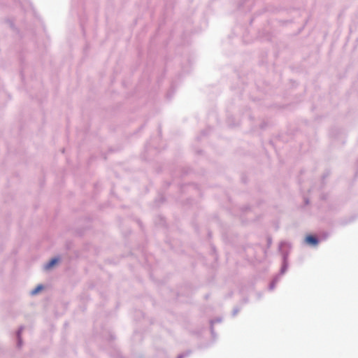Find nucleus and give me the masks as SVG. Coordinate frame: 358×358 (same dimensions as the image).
<instances>
[{
  "mask_svg": "<svg viewBox=\"0 0 358 358\" xmlns=\"http://www.w3.org/2000/svg\"><path fill=\"white\" fill-rule=\"evenodd\" d=\"M59 262V259L54 258L51 259L47 264L45 266V269L48 270L52 268L57 262Z\"/></svg>",
  "mask_w": 358,
  "mask_h": 358,
  "instance_id": "f257e3e1",
  "label": "nucleus"
},
{
  "mask_svg": "<svg viewBox=\"0 0 358 358\" xmlns=\"http://www.w3.org/2000/svg\"><path fill=\"white\" fill-rule=\"evenodd\" d=\"M306 241L307 243H308L310 244H313V245H316L317 243V238L313 236H308L306 238Z\"/></svg>",
  "mask_w": 358,
  "mask_h": 358,
  "instance_id": "f03ea898",
  "label": "nucleus"
},
{
  "mask_svg": "<svg viewBox=\"0 0 358 358\" xmlns=\"http://www.w3.org/2000/svg\"><path fill=\"white\" fill-rule=\"evenodd\" d=\"M43 288V287L42 285H38L34 290H32L31 294H36L38 292H39L41 290H42Z\"/></svg>",
  "mask_w": 358,
  "mask_h": 358,
  "instance_id": "7ed1b4c3",
  "label": "nucleus"
}]
</instances>
